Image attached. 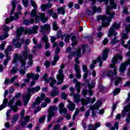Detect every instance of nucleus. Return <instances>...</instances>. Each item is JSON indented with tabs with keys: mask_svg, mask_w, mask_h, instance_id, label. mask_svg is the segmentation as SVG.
<instances>
[{
	"mask_svg": "<svg viewBox=\"0 0 130 130\" xmlns=\"http://www.w3.org/2000/svg\"><path fill=\"white\" fill-rule=\"evenodd\" d=\"M24 49L25 51L22 52V55H20L18 53L14 54L13 55L14 59L12 61L13 63H16L17 61H20V62L21 63V67L19 69V72L20 75L24 76L26 74L25 70L26 68V59L28 58V47L27 46H24Z\"/></svg>",
	"mask_w": 130,
	"mask_h": 130,
	"instance_id": "1",
	"label": "nucleus"
},
{
	"mask_svg": "<svg viewBox=\"0 0 130 130\" xmlns=\"http://www.w3.org/2000/svg\"><path fill=\"white\" fill-rule=\"evenodd\" d=\"M119 59L120 60L122 59V55H117L116 56H114L111 60L112 64H110V68L114 69V73H112V71H109L107 72V75L108 77H113V76H116L117 75V68L115 67V64L117 63V59Z\"/></svg>",
	"mask_w": 130,
	"mask_h": 130,
	"instance_id": "2",
	"label": "nucleus"
},
{
	"mask_svg": "<svg viewBox=\"0 0 130 130\" xmlns=\"http://www.w3.org/2000/svg\"><path fill=\"white\" fill-rule=\"evenodd\" d=\"M14 36H15V38L12 41L13 46H14L15 48H21L22 47V45L25 42V40L24 39L22 38L20 39L22 36V34L16 33Z\"/></svg>",
	"mask_w": 130,
	"mask_h": 130,
	"instance_id": "3",
	"label": "nucleus"
},
{
	"mask_svg": "<svg viewBox=\"0 0 130 130\" xmlns=\"http://www.w3.org/2000/svg\"><path fill=\"white\" fill-rule=\"evenodd\" d=\"M40 86H37L36 87L29 88L28 89V93L24 94L23 96V103L24 105H27L29 102V100H30V98L31 97V93H36V92L40 91Z\"/></svg>",
	"mask_w": 130,
	"mask_h": 130,
	"instance_id": "4",
	"label": "nucleus"
},
{
	"mask_svg": "<svg viewBox=\"0 0 130 130\" xmlns=\"http://www.w3.org/2000/svg\"><path fill=\"white\" fill-rule=\"evenodd\" d=\"M67 53H69L68 59L71 60L73 58L74 56H76L77 57H81V48L78 47L76 52L72 51V48L68 47L66 50Z\"/></svg>",
	"mask_w": 130,
	"mask_h": 130,
	"instance_id": "5",
	"label": "nucleus"
},
{
	"mask_svg": "<svg viewBox=\"0 0 130 130\" xmlns=\"http://www.w3.org/2000/svg\"><path fill=\"white\" fill-rule=\"evenodd\" d=\"M71 37V39L72 41V43L71 44V45L72 46H75V45H77L78 44V41H77V37H76V36L73 35L72 34L71 35H66V34H64L63 35L61 36V39L63 40L64 39L65 42H68V41L70 40Z\"/></svg>",
	"mask_w": 130,
	"mask_h": 130,
	"instance_id": "6",
	"label": "nucleus"
},
{
	"mask_svg": "<svg viewBox=\"0 0 130 130\" xmlns=\"http://www.w3.org/2000/svg\"><path fill=\"white\" fill-rule=\"evenodd\" d=\"M64 69V64H62L60 66V70L58 72V74L57 75L56 78L58 80L57 82V85H61L63 83V79H64V75H63V71L62 69Z\"/></svg>",
	"mask_w": 130,
	"mask_h": 130,
	"instance_id": "7",
	"label": "nucleus"
},
{
	"mask_svg": "<svg viewBox=\"0 0 130 130\" xmlns=\"http://www.w3.org/2000/svg\"><path fill=\"white\" fill-rule=\"evenodd\" d=\"M87 87L88 90H87L86 88L84 89L82 91V94L84 96H86L87 94H88L89 96H93L94 93L93 92L92 89L95 87V82L93 81L91 83V84L89 83Z\"/></svg>",
	"mask_w": 130,
	"mask_h": 130,
	"instance_id": "8",
	"label": "nucleus"
},
{
	"mask_svg": "<svg viewBox=\"0 0 130 130\" xmlns=\"http://www.w3.org/2000/svg\"><path fill=\"white\" fill-rule=\"evenodd\" d=\"M57 110V107L51 106L49 109V114L47 116V122H49L52 118V116L55 115V111Z\"/></svg>",
	"mask_w": 130,
	"mask_h": 130,
	"instance_id": "9",
	"label": "nucleus"
},
{
	"mask_svg": "<svg viewBox=\"0 0 130 130\" xmlns=\"http://www.w3.org/2000/svg\"><path fill=\"white\" fill-rule=\"evenodd\" d=\"M12 49H13V46L11 45L8 46L6 50H5V54L6 55V59H5L3 64L4 66H7L8 64V63L9 61H10V60L11 58V56L9 55L8 53L10 52V51H12Z\"/></svg>",
	"mask_w": 130,
	"mask_h": 130,
	"instance_id": "10",
	"label": "nucleus"
},
{
	"mask_svg": "<svg viewBox=\"0 0 130 130\" xmlns=\"http://www.w3.org/2000/svg\"><path fill=\"white\" fill-rule=\"evenodd\" d=\"M42 78L47 83H49V82H51L49 85L51 87H53L54 85L56 84V80L54 79L53 78H49L47 77V73H45Z\"/></svg>",
	"mask_w": 130,
	"mask_h": 130,
	"instance_id": "11",
	"label": "nucleus"
},
{
	"mask_svg": "<svg viewBox=\"0 0 130 130\" xmlns=\"http://www.w3.org/2000/svg\"><path fill=\"white\" fill-rule=\"evenodd\" d=\"M129 111H130V110L127 109V106H126L124 107L123 112H122V117L123 118L125 115L126 116L127 118L126 119V121L127 123H129L130 122V113Z\"/></svg>",
	"mask_w": 130,
	"mask_h": 130,
	"instance_id": "12",
	"label": "nucleus"
},
{
	"mask_svg": "<svg viewBox=\"0 0 130 130\" xmlns=\"http://www.w3.org/2000/svg\"><path fill=\"white\" fill-rule=\"evenodd\" d=\"M119 28H120V24L117 22H115L110 28L108 33H117V32H115V30H118Z\"/></svg>",
	"mask_w": 130,
	"mask_h": 130,
	"instance_id": "13",
	"label": "nucleus"
},
{
	"mask_svg": "<svg viewBox=\"0 0 130 130\" xmlns=\"http://www.w3.org/2000/svg\"><path fill=\"white\" fill-rule=\"evenodd\" d=\"M51 28V26L50 25L48 24H45L43 25H41L40 32L41 33H50V29Z\"/></svg>",
	"mask_w": 130,
	"mask_h": 130,
	"instance_id": "14",
	"label": "nucleus"
},
{
	"mask_svg": "<svg viewBox=\"0 0 130 130\" xmlns=\"http://www.w3.org/2000/svg\"><path fill=\"white\" fill-rule=\"evenodd\" d=\"M92 12H91V10H88V16H92V15H94V14H96V13H99V14H100L102 12V9H101V7H99L97 8V7H96L95 6H94L92 7Z\"/></svg>",
	"mask_w": 130,
	"mask_h": 130,
	"instance_id": "15",
	"label": "nucleus"
},
{
	"mask_svg": "<svg viewBox=\"0 0 130 130\" xmlns=\"http://www.w3.org/2000/svg\"><path fill=\"white\" fill-rule=\"evenodd\" d=\"M81 101L82 105H87L88 103H94L96 101V99L93 98L92 99H91V98L87 97L85 99H81Z\"/></svg>",
	"mask_w": 130,
	"mask_h": 130,
	"instance_id": "16",
	"label": "nucleus"
},
{
	"mask_svg": "<svg viewBox=\"0 0 130 130\" xmlns=\"http://www.w3.org/2000/svg\"><path fill=\"white\" fill-rule=\"evenodd\" d=\"M96 19L97 21H99L100 20H107L108 22L109 23V22H111L112 21V18L110 17H107L106 15H98L96 16Z\"/></svg>",
	"mask_w": 130,
	"mask_h": 130,
	"instance_id": "17",
	"label": "nucleus"
},
{
	"mask_svg": "<svg viewBox=\"0 0 130 130\" xmlns=\"http://www.w3.org/2000/svg\"><path fill=\"white\" fill-rule=\"evenodd\" d=\"M45 98V94L44 93H42L41 97H38L37 98L36 102L33 103V106H35V105H39V104L44 100Z\"/></svg>",
	"mask_w": 130,
	"mask_h": 130,
	"instance_id": "18",
	"label": "nucleus"
},
{
	"mask_svg": "<svg viewBox=\"0 0 130 130\" xmlns=\"http://www.w3.org/2000/svg\"><path fill=\"white\" fill-rule=\"evenodd\" d=\"M74 84H76L75 89L77 90V93H80L81 92V87L82 84H81V82H78V79H74L73 80Z\"/></svg>",
	"mask_w": 130,
	"mask_h": 130,
	"instance_id": "19",
	"label": "nucleus"
},
{
	"mask_svg": "<svg viewBox=\"0 0 130 130\" xmlns=\"http://www.w3.org/2000/svg\"><path fill=\"white\" fill-rule=\"evenodd\" d=\"M15 101V97H13L12 99H11L9 104L8 105L10 108H11V110H13V112H16L18 111V107L15 106H13V103H14Z\"/></svg>",
	"mask_w": 130,
	"mask_h": 130,
	"instance_id": "20",
	"label": "nucleus"
},
{
	"mask_svg": "<svg viewBox=\"0 0 130 130\" xmlns=\"http://www.w3.org/2000/svg\"><path fill=\"white\" fill-rule=\"evenodd\" d=\"M74 70L76 73L75 76L77 79H80L81 78V69H80V66L78 64H75L74 67Z\"/></svg>",
	"mask_w": 130,
	"mask_h": 130,
	"instance_id": "21",
	"label": "nucleus"
},
{
	"mask_svg": "<svg viewBox=\"0 0 130 130\" xmlns=\"http://www.w3.org/2000/svg\"><path fill=\"white\" fill-rule=\"evenodd\" d=\"M128 64H130V60H128L127 61L122 63L121 66L120 67V73H123V72L125 71L126 67H127Z\"/></svg>",
	"mask_w": 130,
	"mask_h": 130,
	"instance_id": "22",
	"label": "nucleus"
},
{
	"mask_svg": "<svg viewBox=\"0 0 130 130\" xmlns=\"http://www.w3.org/2000/svg\"><path fill=\"white\" fill-rule=\"evenodd\" d=\"M26 77L28 79H33V80H38L39 79V74H34L33 73H27L26 74Z\"/></svg>",
	"mask_w": 130,
	"mask_h": 130,
	"instance_id": "23",
	"label": "nucleus"
},
{
	"mask_svg": "<svg viewBox=\"0 0 130 130\" xmlns=\"http://www.w3.org/2000/svg\"><path fill=\"white\" fill-rule=\"evenodd\" d=\"M59 113L60 114H67L68 113V110H67V108H64V105L63 103H61L59 104Z\"/></svg>",
	"mask_w": 130,
	"mask_h": 130,
	"instance_id": "24",
	"label": "nucleus"
},
{
	"mask_svg": "<svg viewBox=\"0 0 130 130\" xmlns=\"http://www.w3.org/2000/svg\"><path fill=\"white\" fill-rule=\"evenodd\" d=\"M102 105V103L101 102V101H99L91 107V109L92 110H96V109L98 110L99 107H100Z\"/></svg>",
	"mask_w": 130,
	"mask_h": 130,
	"instance_id": "25",
	"label": "nucleus"
},
{
	"mask_svg": "<svg viewBox=\"0 0 130 130\" xmlns=\"http://www.w3.org/2000/svg\"><path fill=\"white\" fill-rule=\"evenodd\" d=\"M42 40L45 42V49H48L49 47V43H48V37L46 35H44L42 38Z\"/></svg>",
	"mask_w": 130,
	"mask_h": 130,
	"instance_id": "26",
	"label": "nucleus"
},
{
	"mask_svg": "<svg viewBox=\"0 0 130 130\" xmlns=\"http://www.w3.org/2000/svg\"><path fill=\"white\" fill-rule=\"evenodd\" d=\"M16 3H17V0H14L13 1H12V9L11 10V11H10V15L11 16H13V15H14V13H15V10H16Z\"/></svg>",
	"mask_w": 130,
	"mask_h": 130,
	"instance_id": "27",
	"label": "nucleus"
},
{
	"mask_svg": "<svg viewBox=\"0 0 130 130\" xmlns=\"http://www.w3.org/2000/svg\"><path fill=\"white\" fill-rule=\"evenodd\" d=\"M40 20L42 23H46L48 21V17H45V13H40Z\"/></svg>",
	"mask_w": 130,
	"mask_h": 130,
	"instance_id": "28",
	"label": "nucleus"
},
{
	"mask_svg": "<svg viewBox=\"0 0 130 130\" xmlns=\"http://www.w3.org/2000/svg\"><path fill=\"white\" fill-rule=\"evenodd\" d=\"M81 48L82 50V54L85 53V52H90V47L88 45H82Z\"/></svg>",
	"mask_w": 130,
	"mask_h": 130,
	"instance_id": "29",
	"label": "nucleus"
},
{
	"mask_svg": "<svg viewBox=\"0 0 130 130\" xmlns=\"http://www.w3.org/2000/svg\"><path fill=\"white\" fill-rule=\"evenodd\" d=\"M33 55L32 54H29L28 55V61L27 62V68H30V67H32L33 64Z\"/></svg>",
	"mask_w": 130,
	"mask_h": 130,
	"instance_id": "30",
	"label": "nucleus"
},
{
	"mask_svg": "<svg viewBox=\"0 0 130 130\" xmlns=\"http://www.w3.org/2000/svg\"><path fill=\"white\" fill-rule=\"evenodd\" d=\"M58 93H59V92L57 91V87H54L51 92V97H55L58 95Z\"/></svg>",
	"mask_w": 130,
	"mask_h": 130,
	"instance_id": "31",
	"label": "nucleus"
},
{
	"mask_svg": "<svg viewBox=\"0 0 130 130\" xmlns=\"http://www.w3.org/2000/svg\"><path fill=\"white\" fill-rule=\"evenodd\" d=\"M24 121L21 122V126H25L28 122H29V119H30V117L29 116H26L23 118Z\"/></svg>",
	"mask_w": 130,
	"mask_h": 130,
	"instance_id": "32",
	"label": "nucleus"
},
{
	"mask_svg": "<svg viewBox=\"0 0 130 130\" xmlns=\"http://www.w3.org/2000/svg\"><path fill=\"white\" fill-rule=\"evenodd\" d=\"M108 51L109 50L108 49H106L103 53V55L102 56V58L103 60H106L107 59V57H108Z\"/></svg>",
	"mask_w": 130,
	"mask_h": 130,
	"instance_id": "33",
	"label": "nucleus"
},
{
	"mask_svg": "<svg viewBox=\"0 0 130 130\" xmlns=\"http://www.w3.org/2000/svg\"><path fill=\"white\" fill-rule=\"evenodd\" d=\"M67 101L68 102H69V103H70V104L68 106V109L70 111H73V110L75 109V104L74 103H72V102H71V100H68Z\"/></svg>",
	"mask_w": 130,
	"mask_h": 130,
	"instance_id": "34",
	"label": "nucleus"
},
{
	"mask_svg": "<svg viewBox=\"0 0 130 130\" xmlns=\"http://www.w3.org/2000/svg\"><path fill=\"white\" fill-rule=\"evenodd\" d=\"M110 5L114 10H116L117 9V4L114 3V0H109Z\"/></svg>",
	"mask_w": 130,
	"mask_h": 130,
	"instance_id": "35",
	"label": "nucleus"
},
{
	"mask_svg": "<svg viewBox=\"0 0 130 130\" xmlns=\"http://www.w3.org/2000/svg\"><path fill=\"white\" fill-rule=\"evenodd\" d=\"M73 97L74 102H76V103H78V102H80V99H81V95L80 94H75L74 95Z\"/></svg>",
	"mask_w": 130,
	"mask_h": 130,
	"instance_id": "36",
	"label": "nucleus"
},
{
	"mask_svg": "<svg viewBox=\"0 0 130 130\" xmlns=\"http://www.w3.org/2000/svg\"><path fill=\"white\" fill-rule=\"evenodd\" d=\"M64 10L65 9L62 7L58 8L57 13L58 15H60V14L61 15H64L66 14V11H64Z\"/></svg>",
	"mask_w": 130,
	"mask_h": 130,
	"instance_id": "37",
	"label": "nucleus"
},
{
	"mask_svg": "<svg viewBox=\"0 0 130 130\" xmlns=\"http://www.w3.org/2000/svg\"><path fill=\"white\" fill-rule=\"evenodd\" d=\"M7 103H8V99L5 98L3 101V104L0 106V111L1 110H3L4 108H6V105H7Z\"/></svg>",
	"mask_w": 130,
	"mask_h": 130,
	"instance_id": "38",
	"label": "nucleus"
},
{
	"mask_svg": "<svg viewBox=\"0 0 130 130\" xmlns=\"http://www.w3.org/2000/svg\"><path fill=\"white\" fill-rule=\"evenodd\" d=\"M19 119V115L18 114H16L14 115L11 119L12 123H16L18 120Z\"/></svg>",
	"mask_w": 130,
	"mask_h": 130,
	"instance_id": "39",
	"label": "nucleus"
},
{
	"mask_svg": "<svg viewBox=\"0 0 130 130\" xmlns=\"http://www.w3.org/2000/svg\"><path fill=\"white\" fill-rule=\"evenodd\" d=\"M3 30L4 31V33H9V31H10V27L9 26L4 24L2 26Z\"/></svg>",
	"mask_w": 130,
	"mask_h": 130,
	"instance_id": "40",
	"label": "nucleus"
},
{
	"mask_svg": "<svg viewBox=\"0 0 130 130\" xmlns=\"http://www.w3.org/2000/svg\"><path fill=\"white\" fill-rule=\"evenodd\" d=\"M59 27L57 26V23L56 21H54L52 23V29L53 31H57Z\"/></svg>",
	"mask_w": 130,
	"mask_h": 130,
	"instance_id": "41",
	"label": "nucleus"
},
{
	"mask_svg": "<svg viewBox=\"0 0 130 130\" xmlns=\"http://www.w3.org/2000/svg\"><path fill=\"white\" fill-rule=\"evenodd\" d=\"M102 20V25L103 26V27H106L110 26V23H109V22H106L105 21V20Z\"/></svg>",
	"mask_w": 130,
	"mask_h": 130,
	"instance_id": "42",
	"label": "nucleus"
},
{
	"mask_svg": "<svg viewBox=\"0 0 130 130\" xmlns=\"http://www.w3.org/2000/svg\"><path fill=\"white\" fill-rule=\"evenodd\" d=\"M20 68H21V66L18 68V69L17 68L14 67L11 69L10 73L12 74V75H15V74H16L18 71L19 72V69H20Z\"/></svg>",
	"mask_w": 130,
	"mask_h": 130,
	"instance_id": "43",
	"label": "nucleus"
},
{
	"mask_svg": "<svg viewBox=\"0 0 130 130\" xmlns=\"http://www.w3.org/2000/svg\"><path fill=\"white\" fill-rule=\"evenodd\" d=\"M25 31V27L24 26H20V28L17 29L16 33H23Z\"/></svg>",
	"mask_w": 130,
	"mask_h": 130,
	"instance_id": "44",
	"label": "nucleus"
},
{
	"mask_svg": "<svg viewBox=\"0 0 130 130\" xmlns=\"http://www.w3.org/2000/svg\"><path fill=\"white\" fill-rule=\"evenodd\" d=\"M38 29H39V27H38V25L34 26L31 28L32 33H38Z\"/></svg>",
	"mask_w": 130,
	"mask_h": 130,
	"instance_id": "45",
	"label": "nucleus"
},
{
	"mask_svg": "<svg viewBox=\"0 0 130 130\" xmlns=\"http://www.w3.org/2000/svg\"><path fill=\"white\" fill-rule=\"evenodd\" d=\"M100 126V123H97L95 124V126L90 124L88 125V128H91L92 130H94L93 127H95V130L97 127H99Z\"/></svg>",
	"mask_w": 130,
	"mask_h": 130,
	"instance_id": "46",
	"label": "nucleus"
},
{
	"mask_svg": "<svg viewBox=\"0 0 130 130\" xmlns=\"http://www.w3.org/2000/svg\"><path fill=\"white\" fill-rule=\"evenodd\" d=\"M36 9H32L30 12V16L32 18L36 16Z\"/></svg>",
	"mask_w": 130,
	"mask_h": 130,
	"instance_id": "47",
	"label": "nucleus"
},
{
	"mask_svg": "<svg viewBox=\"0 0 130 130\" xmlns=\"http://www.w3.org/2000/svg\"><path fill=\"white\" fill-rule=\"evenodd\" d=\"M9 37L8 34H5L4 35L0 36V40H5L7 38Z\"/></svg>",
	"mask_w": 130,
	"mask_h": 130,
	"instance_id": "48",
	"label": "nucleus"
},
{
	"mask_svg": "<svg viewBox=\"0 0 130 130\" xmlns=\"http://www.w3.org/2000/svg\"><path fill=\"white\" fill-rule=\"evenodd\" d=\"M97 63V61L96 60H93L92 61V63H91L90 66L89 68L90 70H93L94 68H95V64Z\"/></svg>",
	"mask_w": 130,
	"mask_h": 130,
	"instance_id": "49",
	"label": "nucleus"
},
{
	"mask_svg": "<svg viewBox=\"0 0 130 130\" xmlns=\"http://www.w3.org/2000/svg\"><path fill=\"white\" fill-rule=\"evenodd\" d=\"M18 79V76H14L13 77L11 78V79L10 80V84H13L16 80Z\"/></svg>",
	"mask_w": 130,
	"mask_h": 130,
	"instance_id": "50",
	"label": "nucleus"
},
{
	"mask_svg": "<svg viewBox=\"0 0 130 130\" xmlns=\"http://www.w3.org/2000/svg\"><path fill=\"white\" fill-rule=\"evenodd\" d=\"M35 17V23L38 24V23H39V22L40 21V16L36 15Z\"/></svg>",
	"mask_w": 130,
	"mask_h": 130,
	"instance_id": "51",
	"label": "nucleus"
},
{
	"mask_svg": "<svg viewBox=\"0 0 130 130\" xmlns=\"http://www.w3.org/2000/svg\"><path fill=\"white\" fill-rule=\"evenodd\" d=\"M30 3H31L32 7L34 9H37L38 6H37V5H36V2H35V1L31 0V1H30Z\"/></svg>",
	"mask_w": 130,
	"mask_h": 130,
	"instance_id": "52",
	"label": "nucleus"
},
{
	"mask_svg": "<svg viewBox=\"0 0 130 130\" xmlns=\"http://www.w3.org/2000/svg\"><path fill=\"white\" fill-rule=\"evenodd\" d=\"M5 46H6V42L3 41L2 44L0 45L1 50H4L5 49Z\"/></svg>",
	"mask_w": 130,
	"mask_h": 130,
	"instance_id": "53",
	"label": "nucleus"
},
{
	"mask_svg": "<svg viewBox=\"0 0 130 130\" xmlns=\"http://www.w3.org/2000/svg\"><path fill=\"white\" fill-rule=\"evenodd\" d=\"M97 61H98V62H100L99 67H102V64L103 63V62H102V61L101 60V56H99L97 58Z\"/></svg>",
	"mask_w": 130,
	"mask_h": 130,
	"instance_id": "54",
	"label": "nucleus"
},
{
	"mask_svg": "<svg viewBox=\"0 0 130 130\" xmlns=\"http://www.w3.org/2000/svg\"><path fill=\"white\" fill-rule=\"evenodd\" d=\"M125 30L126 33L130 32V23L128 24V25L125 27Z\"/></svg>",
	"mask_w": 130,
	"mask_h": 130,
	"instance_id": "55",
	"label": "nucleus"
},
{
	"mask_svg": "<svg viewBox=\"0 0 130 130\" xmlns=\"http://www.w3.org/2000/svg\"><path fill=\"white\" fill-rule=\"evenodd\" d=\"M121 81V79L119 78V77H116L115 80V86H117L118 84H119V82Z\"/></svg>",
	"mask_w": 130,
	"mask_h": 130,
	"instance_id": "56",
	"label": "nucleus"
},
{
	"mask_svg": "<svg viewBox=\"0 0 130 130\" xmlns=\"http://www.w3.org/2000/svg\"><path fill=\"white\" fill-rule=\"evenodd\" d=\"M23 104V103H22V101L21 100H18L15 104V107H17V106H22V105Z\"/></svg>",
	"mask_w": 130,
	"mask_h": 130,
	"instance_id": "57",
	"label": "nucleus"
},
{
	"mask_svg": "<svg viewBox=\"0 0 130 130\" xmlns=\"http://www.w3.org/2000/svg\"><path fill=\"white\" fill-rule=\"evenodd\" d=\"M22 3L23 4V6L25 8H27V7H28V5L29 4L28 0H22Z\"/></svg>",
	"mask_w": 130,
	"mask_h": 130,
	"instance_id": "58",
	"label": "nucleus"
},
{
	"mask_svg": "<svg viewBox=\"0 0 130 130\" xmlns=\"http://www.w3.org/2000/svg\"><path fill=\"white\" fill-rule=\"evenodd\" d=\"M120 89L119 88H116L114 91V96H116L117 94L120 93Z\"/></svg>",
	"mask_w": 130,
	"mask_h": 130,
	"instance_id": "59",
	"label": "nucleus"
},
{
	"mask_svg": "<svg viewBox=\"0 0 130 130\" xmlns=\"http://www.w3.org/2000/svg\"><path fill=\"white\" fill-rule=\"evenodd\" d=\"M45 117H46V116L44 115L42 116V117L39 119V121L41 123H43L44 122V120H45Z\"/></svg>",
	"mask_w": 130,
	"mask_h": 130,
	"instance_id": "60",
	"label": "nucleus"
},
{
	"mask_svg": "<svg viewBox=\"0 0 130 130\" xmlns=\"http://www.w3.org/2000/svg\"><path fill=\"white\" fill-rule=\"evenodd\" d=\"M118 42V40H117V38L116 37H115L111 41V44H115V43H117Z\"/></svg>",
	"mask_w": 130,
	"mask_h": 130,
	"instance_id": "61",
	"label": "nucleus"
},
{
	"mask_svg": "<svg viewBox=\"0 0 130 130\" xmlns=\"http://www.w3.org/2000/svg\"><path fill=\"white\" fill-rule=\"evenodd\" d=\"M79 114V109H76V111L73 116V119H75L76 118V116H77Z\"/></svg>",
	"mask_w": 130,
	"mask_h": 130,
	"instance_id": "62",
	"label": "nucleus"
},
{
	"mask_svg": "<svg viewBox=\"0 0 130 130\" xmlns=\"http://www.w3.org/2000/svg\"><path fill=\"white\" fill-rule=\"evenodd\" d=\"M24 33H33L32 31V28H26Z\"/></svg>",
	"mask_w": 130,
	"mask_h": 130,
	"instance_id": "63",
	"label": "nucleus"
},
{
	"mask_svg": "<svg viewBox=\"0 0 130 130\" xmlns=\"http://www.w3.org/2000/svg\"><path fill=\"white\" fill-rule=\"evenodd\" d=\"M60 127V124H56L53 128V130H58V129H59Z\"/></svg>",
	"mask_w": 130,
	"mask_h": 130,
	"instance_id": "64",
	"label": "nucleus"
}]
</instances>
